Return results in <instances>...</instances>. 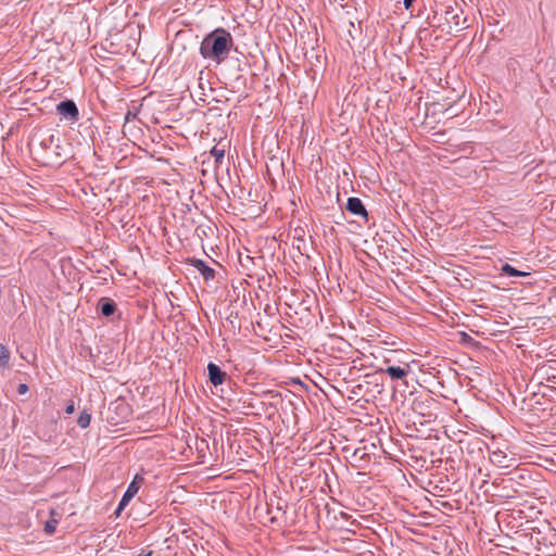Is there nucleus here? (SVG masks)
<instances>
[{"instance_id":"1","label":"nucleus","mask_w":556,"mask_h":556,"mask_svg":"<svg viewBox=\"0 0 556 556\" xmlns=\"http://www.w3.org/2000/svg\"><path fill=\"white\" fill-rule=\"evenodd\" d=\"M233 39L231 34L219 27L207 34L201 45L200 54L207 60L220 63L228 58L232 48Z\"/></svg>"},{"instance_id":"2","label":"nucleus","mask_w":556,"mask_h":556,"mask_svg":"<svg viewBox=\"0 0 556 556\" xmlns=\"http://www.w3.org/2000/svg\"><path fill=\"white\" fill-rule=\"evenodd\" d=\"M58 114L71 123H75L79 119V111L76 103L73 100L61 101L56 105Z\"/></svg>"},{"instance_id":"3","label":"nucleus","mask_w":556,"mask_h":556,"mask_svg":"<svg viewBox=\"0 0 556 556\" xmlns=\"http://www.w3.org/2000/svg\"><path fill=\"white\" fill-rule=\"evenodd\" d=\"M142 481L143 479L141 477L136 476L135 479L129 483L115 511L117 516L128 505L130 500L138 493Z\"/></svg>"},{"instance_id":"4","label":"nucleus","mask_w":556,"mask_h":556,"mask_svg":"<svg viewBox=\"0 0 556 556\" xmlns=\"http://www.w3.org/2000/svg\"><path fill=\"white\" fill-rule=\"evenodd\" d=\"M463 11L454 9L452 7L446 8L444 12V20L447 24L451 25V27H454L456 30H460L465 27V23L467 22V18L464 17L462 20Z\"/></svg>"},{"instance_id":"5","label":"nucleus","mask_w":556,"mask_h":556,"mask_svg":"<svg viewBox=\"0 0 556 556\" xmlns=\"http://www.w3.org/2000/svg\"><path fill=\"white\" fill-rule=\"evenodd\" d=\"M490 462L500 468H511L516 466V458L508 456L500 448L490 453Z\"/></svg>"},{"instance_id":"6","label":"nucleus","mask_w":556,"mask_h":556,"mask_svg":"<svg viewBox=\"0 0 556 556\" xmlns=\"http://www.w3.org/2000/svg\"><path fill=\"white\" fill-rule=\"evenodd\" d=\"M208 381L217 387L224 383L227 374L220 369L215 363H208L207 365Z\"/></svg>"},{"instance_id":"7","label":"nucleus","mask_w":556,"mask_h":556,"mask_svg":"<svg viewBox=\"0 0 556 556\" xmlns=\"http://www.w3.org/2000/svg\"><path fill=\"white\" fill-rule=\"evenodd\" d=\"M345 208L353 215L367 217V211L359 198L351 197L346 201Z\"/></svg>"},{"instance_id":"8","label":"nucleus","mask_w":556,"mask_h":556,"mask_svg":"<svg viewBox=\"0 0 556 556\" xmlns=\"http://www.w3.org/2000/svg\"><path fill=\"white\" fill-rule=\"evenodd\" d=\"M410 370L409 364H405L403 367L401 366H388L386 369H380V371L388 374L393 380H402L404 379Z\"/></svg>"},{"instance_id":"9","label":"nucleus","mask_w":556,"mask_h":556,"mask_svg":"<svg viewBox=\"0 0 556 556\" xmlns=\"http://www.w3.org/2000/svg\"><path fill=\"white\" fill-rule=\"evenodd\" d=\"M190 264L201 273L205 280L213 279L215 277V270L210 267L204 261L199 258H190Z\"/></svg>"},{"instance_id":"10","label":"nucleus","mask_w":556,"mask_h":556,"mask_svg":"<svg viewBox=\"0 0 556 556\" xmlns=\"http://www.w3.org/2000/svg\"><path fill=\"white\" fill-rule=\"evenodd\" d=\"M99 307L103 316L110 317L116 311V303L110 298H101L99 301Z\"/></svg>"},{"instance_id":"11","label":"nucleus","mask_w":556,"mask_h":556,"mask_svg":"<svg viewBox=\"0 0 556 556\" xmlns=\"http://www.w3.org/2000/svg\"><path fill=\"white\" fill-rule=\"evenodd\" d=\"M501 270H502L503 274H505L507 276H511V277H527V276H530V273L519 270V269L515 268L514 266L509 265L508 263H505L502 266Z\"/></svg>"},{"instance_id":"12","label":"nucleus","mask_w":556,"mask_h":556,"mask_svg":"<svg viewBox=\"0 0 556 556\" xmlns=\"http://www.w3.org/2000/svg\"><path fill=\"white\" fill-rule=\"evenodd\" d=\"M10 363V351L8 348L0 343V367L8 368Z\"/></svg>"},{"instance_id":"13","label":"nucleus","mask_w":556,"mask_h":556,"mask_svg":"<svg viewBox=\"0 0 556 556\" xmlns=\"http://www.w3.org/2000/svg\"><path fill=\"white\" fill-rule=\"evenodd\" d=\"M210 154L214 157L215 160V164L218 166L223 163L224 161V157H225V149L224 148H218L217 146H214L211 151H210Z\"/></svg>"},{"instance_id":"14","label":"nucleus","mask_w":556,"mask_h":556,"mask_svg":"<svg viewBox=\"0 0 556 556\" xmlns=\"http://www.w3.org/2000/svg\"><path fill=\"white\" fill-rule=\"evenodd\" d=\"M91 416L86 410L81 412L77 418V425L85 429L90 425Z\"/></svg>"},{"instance_id":"15","label":"nucleus","mask_w":556,"mask_h":556,"mask_svg":"<svg viewBox=\"0 0 556 556\" xmlns=\"http://www.w3.org/2000/svg\"><path fill=\"white\" fill-rule=\"evenodd\" d=\"M56 525H58V520H55V519L48 520L45 525L46 533L52 534L55 531Z\"/></svg>"},{"instance_id":"16","label":"nucleus","mask_w":556,"mask_h":556,"mask_svg":"<svg viewBox=\"0 0 556 556\" xmlns=\"http://www.w3.org/2000/svg\"><path fill=\"white\" fill-rule=\"evenodd\" d=\"M27 392H28V386L26 383H20L17 387V393L22 395Z\"/></svg>"},{"instance_id":"17","label":"nucleus","mask_w":556,"mask_h":556,"mask_svg":"<svg viewBox=\"0 0 556 556\" xmlns=\"http://www.w3.org/2000/svg\"><path fill=\"white\" fill-rule=\"evenodd\" d=\"M74 412H75V404L73 401H70V403L65 407V414L72 415Z\"/></svg>"},{"instance_id":"18","label":"nucleus","mask_w":556,"mask_h":556,"mask_svg":"<svg viewBox=\"0 0 556 556\" xmlns=\"http://www.w3.org/2000/svg\"><path fill=\"white\" fill-rule=\"evenodd\" d=\"M468 444L473 445L475 447L477 446L479 451H481V445H485L482 441L478 439H476L473 442H469Z\"/></svg>"},{"instance_id":"19","label":"nucleus","mask_w":556,"mask_h":556,"mask_svg":"<svg viewBox=\"0 0 556 556\" xmlns=\"http://www.w3.org/2000/svg\"><path fill=\"white\" fill-rule=\"evenodd\" d=\"M415 1L416 0H404L403 3H404L405 9H407V10L410 9Z\"/></svg>"},{"instance_id":"20","label":"nucleus","mask_w":556,"mask_h":556,"mask_svg":"<svg viewBox=\"0 0 556 556\" xmlns=\"http://www.w3.org/2000/svg\"><path fill=\"white\" fill-rule=\"evenodd\" d=\"M136 116V114H132L131 111H128L125 115V121L128 122L130 121L131 118H134Z\"/></svg>"},{"instance_id":"21","label":"nucleus","mask_w":556,"mask_h":556,"mask_svg":"<svg viewBox=\"0 0 556 556\" xmlns=\"http://www.w3.org/2000/svg\"><path fill=\"white\" fill-rule=\"evenodd\" d=\"M556 376L548 377V380L555 381Z\"/></svg>"}]
</instances>
